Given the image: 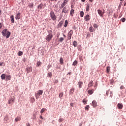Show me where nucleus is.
Returning <instances> with one entry per match:
<instances>
[{
	"label": "nucleus",
	"instance_id": "nucleus-16",
	"mask_svg": "<svg viewBox=\"0 0 126 126\" xmlns=\"http://www.w3.org/2000/svg\"><path fill=\"white\" fill-rule=\"evenodd\" d=\"M88 93L89 95H92V94L93 93H94V90L93 89H92V90H89L88 91Z\"/></svg>",
	"mask_w": 126,
	"mask_h": 126
},
{
	"label": "nucleus",
	"instance_id": "nucleus-35",
	"mask_svg": "<svg viewBox=\"0 0 126 126\" xmlns=\"http://www.w3.org/2000/svg\"><path fill=\"white\" fill-rule=\"evenodd\" d=\"M73 45L74 46V47H77V42L76 41H74L73 43Z\"/></svg>",
	"mask_w": 126,
	"mask_h": 126
},
{
	"label": "nucleus",
	"instance_id": "nucleus-26",
	"mask_svg": "<svg viewBox=\"0 0 126 126\" xmlns=\"http://www.w3.org/2000/svg\"><path fill=\"white\" fill-rule=\"evenodd\" d=\"M28 6L30 8H33V6H34V4L33 3H31L29 4Z\"/></svg>",
	"mask_w": 126,
	"mask_h": 126
},
{
	"label": "nucleus",
	"instance_id": "nucleus-23",
	"mask_svg": "<svg viewBox=\"0 0 126 126\" xmlns=\"http://www.w3.org/2000/svg\"><path fill=\"white\" fill-rule=\"evenodd\" d=\"M92 86H93V81H91L89 84H88V87H92Z\"/></svg>",
	"mask_w": 126,
	"mask_h": 126
},
{
	"label": "nucleus",
	"instance_id": "nucleus-13",
	"mask_svg": "<svg viewBox=\"0 0 126 126\" xmlns=\"http://www.w3.org/2000/svg\"><path fill=\"white\" fill-rule=\"evenodd\" d=\"M21 14L20 13H18V14H16V17H15V19L16 20H18L20 19Z\"/></svg>",
	"mask_w": 126,
	"mask_h": 126
},
{
	"label": "nucleus",
	"instance_id": "nucleus-38",
	"mask_svg": "<svg viewBox=\"0 0 126 126\" xmlns=\"http://www.w3.org/2000/svg\"><path fill=\"white\" fill-rule=\"evenodd\" d=\"M22 55H23V52H22V51H19L18 53V56H22Z\"/></svg>",
	"mask_w": 126,
	"mask_h": 126
},
{
	"label": "nucleus",
	"instance_id": "nucleus-34",
	"mask_svg": "<svg viewBox=\"0 0 126 126\" xmlns=\"http://www.w3.org/2000/svg\"><path fill=\"white\" fill-rule=\"evenodd\" d=\"M41 64H42V63L40 61H37L36 66H39V65H41Z\"/></svg>",
	"mask_w": 126,
	"mask_h": 126
},
{
	"label": "nucleus",
	"instance_id": "nucleus-40",
	"mask_svg": "<svg viewBox=\"0 0 126 126\" xmlns=\"http://www.w3.org/2000/svg\"><path fill=\"white\" fill-rule=\"evenodd\" d=\"M93 31H94V28H93V27H91L90 28V32H93Z\"/></svg>",
	"mask_w": 126,
	"mask_h": 126
},
{
	"label": "nucleus",
	"instance_id": "nucleus-48",
	"mask_svg": "<svg viewBox=\"0 0 126 126\" xmlns=\"http://www.w3.org/2000/svg\"><path fill=\"white\" fill-rule=\"evenodd\" d=\"M121 21L122 22H125V21H126V19L125 18L121 19Z\"/></svg>",
	"mask_w": 126,
	"mask_h": 126
},
{
	"label": "nucleus",
	"instance_id": "nucleus-39",
	"mask_svg": "<svg viewBox=\"0 0 126 126\" xmlns=\"http://www.w3.org/2000/svg\"><path fill=\"white\" fill-rule=\"evenodd\" d=\"M77 61L75 60V61H74V62L73 63L72 65L75 66L76 65V64H77Z\"/></svg>",
	"mask_w": 126,
	"mask_h": 126
},
{
	"label": "nucleus",
	"instance_id": "nucleus-29",
	"mask_svg": "<svg viewBox=\"0 0 126 126\" xmlns=\"http://www.w3.org/2000/svg\"><path fill=\"white\" fill-rule=\"evenodd\" d=\"M90 7V5H89V4H88L86 6V11H89Z\"/></svg>",
	"mask_w": 126,
	"mask_h": 126
},
{
	"label": "nucleus",
	"instance_id": "nucleus-58",
	"mask_svg": "<svg viewBox=\"0 0 126 126\" xmlns=\"http://www.w3.org/2000/svg\"><path fill=\"white\" fill-rule=\"evenodd\" d=\"M110 83L111 84H113V83H114V80H110Z\"/></svg>",
	"mask_w": 126,
	"mask_h": 126
},
{
	"label": "nucleus",
	"instance_id": "nucleus-60",
	"mask_svg": "<svg viewBox=\"0 0 126 126\" xmlns=\"http://www.w3.org/2000/svg\"><path fill=\"white\" fill-rule=\"evenodd\" d=\"M73 103H70V106H71V107H73Z\"/></svg>",
	"mask_w": 126,
	"mask_h": 126
},
{
	"label": "nucleus",
	"instance_id": "nucleus-25",
	"mask_svg": "<svg viewBox=\"0 0 126 126\" xmlns=\"http://www.w3.org/2000/svg\"><path fill=\"white\" fill-rule=\"evenodd\" d=\"M19 121H21V118L20 117H17L15 119V122H19Z\"/></svg>",
	"mask_w": 126,
	"mask_h": 126
},
{
	"label": "nucleus",
	"instance_id": "nucleus-15",
	"mask_svg": "<svg viewBox=\"0 0 126 126\" xmlns=\"http://www.w3.org/2000/svg\"><path fill=\"white\" fill-rule=\"evenodd\" d=\"M11 79V75H6V81H8V80H10Z\"/></svg>",
	"mask_w": 126,
	"mask_h": 126
},
{
	"label": "nucleus",
	"instance_id": "nucleus-2",
	"mask_svg": "<svg viewBox=\"0 0 126 126\" xmlns=\"http://www.w3.org/2000/svg\"><path fill=\"white\" fill-rule=\"evenodd\" d=\"M48 35L46 36V39L47 42H50L51 40H52V38L53 37L52 30L48 31Z\"/></svg>",
	"mask_w": 126,
	"mask_h": 126
},
{
	"label": "nucleus",
	"instance_id": "nucleus-63",
	"mask_svg": "<svg viewBox=\"0 0 126 126\" xmlns=\"http://www.w3.org/2000/svg\"><path fill=\"white\" fill-rule=\"evenodd\" d=\"M79 126H82V123L80 124Z\"/></svg>",
	"mask_w": 126,
	"mask_h": 126
},
{
	"label": "nucleus",
	"instance_id": "nucleus-11",
	"mask_svg": "<svg viewBox=\"0 0 126 126\" xmlns=\"http://www.w3.org/2000/svg\"><path fill=\"white\" fill-rule=\"evenodd\" d=\"M84 18L85 19V21H89L91 19L90 16L89 15H87L85 16Z\"/></svg>",
	"mask_w": 126,
	"mask_h": 126
},
{
	"label": "nucleus",
	"instance_id": "nucleus-59",
	"mask_svg": "<svg viewBox=\"0 0 126 126\" xmlns=\"http://www.w3.org/2000/svg\"><path fill=\"white\" fill-rule=\"evenodd\" d=\"M26 126H30V123H26Z\"/></svg>",
	"mask_w": 126,
	"mask_h": 126
},
{
	"label": "nucleus",
	"instance_id": "nucleus-8",
	"mask_svg": "<svg viewBox=\"0 0 126 126\" xmlns=\"http://www.w3.org/2000/svg\"><path fill=\"white\" fill-rule=\"evenodd\" d=\"M72 34H73V31L72 30L68 32V39L70 40L71 39V36H72Z\"/></svg>",
	"mask_w": 126,
	"mask_h": 126
},
{
	"label": "nucleus",
	"instance_id": "nucleus-50",
	"mask_svg": "<svg viewBox=\"0 0 126 126\" xmlns=\"http://www.w3.org/2000/svg\"><path fill=\"white\" fill-rule=\"evenodd\" d=\"M57 69H60V70H62V68H61V65L58 66L57 67Z\"/></svg>",
	"mask_w": 126,
	"mask_h": 126
},
{
	"label": "nucleus",
	"instance_id": "nucleus-5",
	"mask_svg": "<svg viewBox=\"0 0 126 126\" xmlns=\"http://www.w3.org/2000/svg\"><path fill=\"white\" fill-rule=\"evenodd\" d=\"M97 12L101 17H103V16H104V14L105 13V10L103 9V11H102L101 10L98 9Z\"/></svg>",
	"mask_w": 126,
	"mask_h": 126
},
{
	"label": "nucleus",
	"instance_id": "nucleus-36",
	"mask_svg": "<svg viewBox=\"0 0 126 126\" xmlns=\"http://www.w3.org/2000/svg\"><path fill=\"white\" fill-rule=\"evenodd\" d=\"M80 15L81 17H83V16L84 15V13L83 12V11H81L80 12Z\"/></svg>",
	"mask_w": 126,
	"mask_h": 126
},
{
	"label": "nucleus",
	"instance_id": "nucleus-24",
	"mask_svg": "<svg viewBox=\"0 0 126 126\" xmlns=\"http://www.w3.org/2000/svg\"><path fill=\"white\" fill-rule=\"evenodd\" d=\"M68 10H69V7H68V6H66V9H65V8H64V12L65 13H66V12H67V11H68Z\"/></svg>",
	"mask_w": 126,
	"mask_h": 126
},
{
	"label": "nucleus",
	"instance_id": "nucleus-53",
	"mask_svg": "<svg viewBox=\"0 0 126 126\" xmlns=\"http://www.w3.org/2000/svg\"><path fill=\"white\" fill-rule=\"evenodd\" d=\"M51 66H52V65L49 64V65L47 66V67H48V69H49V68H51Z\"/></svg>",
	"mask_w": 126,
	"mask_h": 126
},
{
	"label": "nucleus",
	"instance_id": "nucleus-31",
	"mask_svg": "<svg viewBox=\"0 0 126 126\" xmlns=\"http://www.w3.org/2000/svg\"><path fill=\"white\" fill-rule=\"evenodd\" d=\"M31 103H34V102H35V98H34V97H31Z\"/></svg>",
	"mask_w": 126,
	"mask_h": 126
},
{
	"label": "nucleus",
	"instance_id": "nucleus-54",
	"mask_svg": "<svg viewBox=\"0 0 126 126\" xmlns=\"http://www.w3.org/2000/svg\"><path fill=\"white\" fill-rule=\"evenodd\" d=\"M23 63H26V58H24L23 59Z\"/></svg>",
	"mask_w": 126,
	"mask_h": 126
},
{
	"label": "nucleus",
	"instance_id": "nucleus-44",
	"mask_svg": "<svg viewBox=\"0 0 126 126\" xmlns=\"http://www.w3.org/2000/svg\"><path fill=\"white\" fill-rule=\"evenodd\" d=\"M110 72V67H107V73H109Z\"/></svg>",
	"mask_w": 126,
	"mask_h": 126
},
{
	"label": "nucleus",
	"instance_id": "nucleus-43",
	"mask_svg": "<svg viewBox=\"0 0 126 126\" xmlns=\"http://www.w3.org/2000/svg\"><path fill=\"white\" fill-rule=\"evenodd\" d=\"M68 2V0H64L63 2V5H65V4H66V3H67Z\"/></svg>",
	"mask_w": 126,
	"mask_h": 126
},
{
	"label": "nucleus",
	"instance_id": "nucleus-46",
	"mask_svg": "<svg viewBox=\"0 0 126 126\" xmlns=\"http://www.w3.org/2000/svg\"><path fill=\"white\" fill-rule=\"evenodd\" d=\"M94 28H98V25H97V24H94Z\"/></svg>",
	"mask_w": 126,
	"mask_h": 126
},
{
	"label": "nucleus",
	"instance_id": "nucleus-18",
	"mask_svg": "<svg viewBox=\"0 0 126 126\" xmlns=\"http://www.w3.org/2000/svg\"><path fill=\"white\" fill-rule=\"evenodd\" d=\"M78 85H79V88H82V85H83V82H79L78 83Z\"/></svg>",
	"mask_w": 126,
	"mask_h": 126
},
{
	"label": "nucleus",
	"instance_id": "nucleus-33",
	"mask_svg": "<svg viewBox=\"0 0 126 126\" xmlns=\"http://www.w3.org/2000/svg\"><path fill=\"white\" fill-rule=\"evenodd\" d=\"M60 62L61 64H63V58H60Z\"/></svg>",
	"mask_w": 126,
	"mask_h": 126
},
{
	"label": "nucleus",
	"instance_id": "nucleus-4",
	"mask_svg": "<svg viewBox=\"0 0 126 126\" xmlns=\"http://www.w3.org/2000/svg\"><path fill=\"white\" fill-rule=\"evenodd\" d=\"M50 14L51 19H52L53 21H55V20H57V16H56V15L55 14V12H54V11H51Z\"/></svg>",
	"mask_w": 126,
	"mask_h": 126
},
{
	"label": "nucleus",
	"instance_id": "nucleus-37",
	"mask_svg": "<svg viewBox=\"0 0 126 126\" xmlns=\"http://www.w3.org/2000/svg\"><path fill=\"white\" fill-rule=\"evenodd\" d=\"M47 75L49 77H50V78L53 76V74H52V72H49L47 74Z\"/></svg>",
	"mask_w": 126,
	"mask_h": 126
},
{
	"label": "nucleus",
	"instance_id": "nucleus-19",
	"mask_svg": "<svg viewBox=\"0 0 126 126\" xmlns=\"http://www.w3.org/2000/svg\"><path fill=\"white\" fill-rule=\"evenodd\" d=\"M10 19L11 23H14V16L13 15L10 16Z\"/></svg>",
	"mask_w": 126,
	"mask_h": 126
},
{
	"label": "nucleus",
	"instance_id": "nucleus-55",
	"mask_svg": "<svg viewBox=\"0 0 126 126\" xmlns=\"http://www.w3.org/2000/svg\"><path fill=\"white\" fill-rule=\"evenodd\" d=\"M61 8H63V3H62L61 6Z\"/></svg>",
	"mask_w": 126,
	"mask_h": 126
},
{
	"label": "nucleus",
	"instance_id": "nucleus-10",
	"mask_svg": "<svg viewBox=\"0 0 126 126\" xmlns=\"http://www.w3.org/2000/svg\"><path fill=\"white\" fill-rule=\"evenodd\" d=\"M26 70L27 71V73H29V72H31V71H32V67L28 66L26 68Z\"/></svg>",
	"mask_w": 126,
	"mask_h": 126
},
{
	"label": "nucleus",
	"instance_id": "nucleus-14",
	"mask_svg": "<svg viewBox=\"0 0 126 126\" xmlns=\"http://www.w3.org/2000/svg\"><path fill=\"white\" fill-rule=\"evenodd\" d=\"M117 107H118V109L119 110H122V109H123V107H124V106L123 105V104H122V103H118L117 105Z\"/></svg>",
	"mask_w": 126,
	"mask_h": 126
},
{
	"label": "nucleus",
	"instance_id": "nucleus-17",
	"mask_svg": "<svg viewBox=\"0 0 126 126\" xmlns=\"http://www.w3.org/2000/svg\"><path fill=\"white\" fill-rule=\"evenodd\" d=\"M6 76V75H5V74H2L0 76L2 80H4V79H5Z\"/></svg>",
	"mask_w": 126,
	"mask_h": 126
},
{
	"label": "nucleus",
	"instance_id": "nucleus-45",
	"mask_svg": "<svg viewBox=\"0 0 126 126\" xmlns=\"http://www.w3.org/2000/svg\"><path fill=\"white\" fill-rule=\"evenodd\" d=\"M59 82V80H54V84H56V83H58Z\"/></svg>",
	"mask_w": 126,
	"mask_h": 126
},
{
	"label": "nucleus",
	"instance_id": "nucleus-21",
	"mask_svg": "<svg viewBox=\"0 0 126 126\" xmlns=\"http://www.w3.org/2000/svg\"><path fill=\"white\" fill-rule=\"evenodd\" d=\"M109 12L108 13V16H110V15H112V14H113L114 11H113V10H108Z\"/></svg>",
	"mask_w": 126,
	"mask_h": 126
},
{
	"label": "nucleus",
	"instance_id": "nucleus-61",
	"mask_svg": "<svg viewBox=\"0 0 126 126\" xmlns=\"http://www.w3.org/2000/svg\"><path fill=\"white\" fill-rule=\"evenodd\" d=\"M39 118H40V119H41V120H43V119H44L43 118V116H40Z\"/></svg>",
	"mask_w": 126,
	"mask_h": 126
},
{
	"label": "nucleus",
	"instance_id": "nucleus-6",
	"mask_svg": "<svg viewBox=\"0 0 126 126\" xmlns=\"http://www.w3.org/2000/svg\"><path fill=\"white\" fill-rule=\"evenodd\" d=\"M38 9H44L45 8V4L43 5V3H41L39 5H38Z\"/></svg>",
	"mask_w": 126,
	"mask_h": 126
},
{
	"label": "nucleus",
	"instance_id": "nucleus-64",
	"mask_svg": "<svg viewBox=\"0 0 126 126\" xmlns=\"http://www.w3.org/2000/svg\"><path fill=\"white\" fill-rule=\"evenodd\" d=\"M90 1H91V2H92V1H93V0H89Z\"/></svg>",
	"mask_w": 126,
	"mask_h": 126
},
{
	"label": "nucleus",
	"instance_id": "nucleus-20",
	"mask_svg": "<svg viewBox=\"0 0 126 126\" xmlns=\"http://www.w3.org/2000/svg\"><path fill=\"white\" fill-rule=\"evenodd\" d=\"M74 90H75V89L74 88V87H72L70 90V94H73V93L74 92Z\"/></svg>",
	"mask_w": 126,
	"mask_h": 126
},
{
	"label": "nucleus",
	"instance_id": "nucleus-28",
	"mask_svg": "<svg viewBox=\"0 0 126 126\" xmlns=\"http://www.w3.org/2000/svg\"><path fill=\"white\" fill-rule=\"evenodd\" d=\"M87 102H88V100L87 99H83V103L84 105H86V104H87Z\"/></svg>",
	"mask_w": 126,
	"mask_h": 126
},
{
	"label": "nucleus",
	"instance_id": "nucleus-57",
	"mask_svg": "<svg viewBox=\"0 0 126 126\" xmlns=\"http://www.w3.org/2000/svg\"><path fill=\"white\" fill-rule=\"evenodd\" d=\"M2 28V24L0 23V29H1Z\"/></svg>",
	"mask_w": 126,
	"mask_h": 126
},
{
	"label": "nucleus",
	"instance_id": "nucleus-56",
	"mask_svg": "<svg viewBox=\"0 0 126 126\" xmlns=\"http://www.w3.org/2000/svg\"><path fill=\"white\" fill-rule=\"evenodd\" d=\"M59 123H62V122H63V119H62V118H60V119L59 120Z\"/></svg>",
	"mask_w": 126,
	"mask_h": 126
},
{
	"label": "nucleus",
	"instance_id": "nucleus-42",
	"mask_svg": "<svg viewBox=\"0 0 126 126\" xmlns=\"http://www.w3.org/2000/svg\"><path fill=\"white\" fill-rule=\"evenodd\" d=\"M63 21L60 22L58 25L59 27H61L62 25H63Z\"/></svg>",
	"mask_w": 126,
	"mask_h": 126
},
{
	"label": "nucleus",
	"instance_id": "nucleus-32",
	"mask_svg": "<svg viewBox=\"0 0 126 126\" xmlns=\"http://www.w3.org/2000/svg\"><path fill=\"white\" fill-rule=\"evenodd\" d=\"M68 24V22H67V20H66L65 21L64 27H67Z\"/></svg>",
	"mask_w": 126,
	"mask_h": 126
},
{
	"label": "nucleus",
	"instance_id": "nucleus-9",
	"mask_svg": "<svg viewBox=\"0 0 126 126\" xmlns=\"http://www.w3.org/2000/svg\"><path fill=\"white\" fill-rule=\"evenodd\" d=\"M9 120V117H8V115L6 114L4 117V122L6 123H7V121Z\"/></svg>",
	"mask_w": 126,
	"mask_h": 126
},
{
	"label": "nucleus",
	"instance_id": "nucleus-62",
	"mask_svg": "<svg viewBox=\"0 0 126 126\" xmlns=\"http://www.w3.org/2000/svg\"><path fill=\"white\" fill-rule=\"evenodd\" d=\"M81 1H82V2H85V0H81Z\"/></svg>",
	"mask_w": 126,
	"mask_h": 126
},
{
	"label": "nucleus",
	"instance_id": "nucleus-51",
	"mask_svg": "<svg viewBox=\"0 0 126 126\" xmlns=\"http://www.w3.org/2000/svg\"><path fill=\"white\" fill-rule=\"evenodd\" d=\"M2 64H4V63L3 62H0V66H1Z\"/></svg>",
	"mask_w": 126,
	"mask_h": 126
},
{
	"label": "nucleus",
	"instance_id": "nucleus-47",
	"mask_svg": "<svg viewBox=\"0 0 126 126\" xmlns=\"http://www.w3.org/2000/svg\"><path fill=\"white\" fill-rule=\"evenodd\" d=\"M63 37H61L60 39H59V42H63Z\"/></svg>",
	"mask_w": 126,
	"mask_h": 126
},
{
	"label": "nucleus",
	"instance_id": "nucleus-12",
	"mask_svg": "<svg viewBox=\"0 0 126 126\" xmlns=\"http://www.w3.org/2000/svg\"><path fill=\"white\" fill-rule=\"evenodd\" d=\"M92 105L94 107V108H96V107H97V102H96L95 100L93 101Z\"/></svg>",
	"mask_w": 126,
	"mask_h": 126
},
{
	"label": "nucleus",
	"instance_id": "nucleus-27",
	"mask_svg": "<svg viewBox=\"0 0 126 126\" xmlns=\"http://www.w3.org/2000/svg\"><path fill=\"white\" fill-rule=\"evenodd\" d=\"M73 13H74V10L72 9L70 10V15L71 16H72L73 15Z\"/></svg>",
	"mask_w": 126,
	"mask_h": 126
},
{
	"label": "nucleus",
	"instance_id": "nucleus-3",
	"mask_svg": "<svg viewBox=\"0 0 126 126\" xmlns=\"http://www.w3.org/2000/svg\"><path fill=\"white\" fill-rule=\"evenodd\" d=\"M43 94V90H39L37 91V93H35L34 95L36 99H39V97L41 95H42Z\"/></svg>",
	"mask_w": 126,
	"mask_h": 126
},
{
	"label": "nucleus",
	"instance_id": "nucleus-52",
	"mask_svg": "<svg viewBox=\"0 0 126 126\" xmlns=\"http://www.w3.org/2000/svg\"><path fill=\"white\" fill-rule=\"evenodd\" d=\"M125 87L124 86H121L120 87V89H125Z\"/></svg>",
	"mask_w": 126,
	"mask_h": 126
},
{
	"label": "nucleus",
	"instance_id": "nucleus-41",
	"mask_svg": "<svg viewBox=\"0 0 126 126\" xmlns=\"http://www.w3.org/2000/svg\"><path fill=\"white\" fill-rule=\"evenodd\" d=\"M46 110V108H42L40 111L41 114H43V113H44V112H45Z\"/></svg>",
	"mask_w": 126,
	"mask_h": 126
},
{
	"label": "nucleus",
	"instance_id": "nucleus-7",
	"mask_svg": "<svg viewBox=\"0 0 126 126\" xmlns=\"http://www.w3.org/2000/svg\"><path fill=\"white\" fill-rule=\"evenodd\" d=\"M14 97H11L8 100V103L10 104H13L14 102Z\"/></svg>",
	"mask_w": 126,
	"mask_h": 126
},
{
	"label": "nucleus",
	"instance_id": "nucleus-30",
	"mask_svg": "<svg viewBox=\"0 0 126 126\" xmlns=\"http://www.w3.org/2000/svg\"><path fill=\"white\" fill-rule=\"evenodd\" d=\"M90 108V106L89 105H86L85 107V109L86 111H89V108Z\"/></svg>",
	"mask_w": 126,
	"mask_h": 126
},
{
	"label": "nucleus",
	"instance_id": "nucleus-22",
	"mask_svg": "<svg viewBox=\"0 0 126 126\" xmlns=\"http://www.w3.org/2000/svg\"><path fill=\"white\" fill-rule=\"evenodd\" d=\"M36 118H37V113H33L32 117V120H36Z\"/></svg>",
	"mask_w": 126,
	"mask_h": 126
},
{
	"label": "nucleus",
	"instance_id": "nucleus-1",
	"mask_svg": "<svg viewBox=\"0 0 126 126\" xmlns=\"http://www.w3.org/2000/svg\"><path fill=\"white\" fill-rule=\"evenodd\" d=\"M11 34V33L10 32H8L7 31V29H4L2 31V36H5L6 39H8V38H9Z\"/></svg>",
	"mask_w": 126,
	"mask_h": 126
},
{
	"label": "nucleus",
	"instance_id": "nucleus-49",
	"mask_svg": "<svg viewBox=\"0 0 126 126\" xmlns=\"http://www.w3.org/2000/svg\"><path fill=\"white\" fill-rule=\"evenodd\" d=\"M63 93L60 94H59L60 98H62V97H63Z\"/></svg>",
	"mask_w": 126,
	"mask_h": 126
}]
</instances>
